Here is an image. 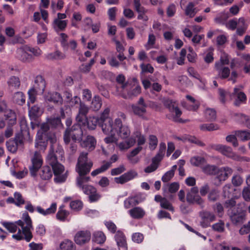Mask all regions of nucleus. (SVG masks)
<instances>
[{
  "mask_svg": "<svg viewBox=\"0 0 250 250\" xmlns=\"http://www.w3.org/2000/svg\"><path fill=\"white\" fill-rule=\"evenodd\" d=\"M100 122V119L98 117L90 116L87 118L86 121V124L89 129L92 130L95 128L97 124H99V125H100L101 123Z\"/></svg>",
  "mask_w": 250,
  "mask_h": 250,
  "instance_id": "nucleus-34",
  "label": "nucleus"
},
{
  "mask_svg": "<svg viewBox=\"0 0 250 250\" xmlns=\"http://www.w3.org/2000/svg\"><path fill=\"white\" fill-rule=\"evenodd\" d=\"M235 133L237 137L243 142L250 140V130H236Z\"/></svg>",
  "mask_w": 250,
  "mask_h": 250,
  "instance_id": "nucleus-37",
  "label": "nucleus"
},
{
  "mask_svg": "<svg viewBox=\"0 0 250 250\" xmlns=\"http://www.w3.org/2000/svg\"><path fill=\"white\" fill-rule=\"evenodd\" d=\"M14 196L16 202L15 205L17 206L20 207L21 205L24 204V200L20 193L18 192H15L14 194Z\"/></svg>",
  "mask_w": 250,
  "mask_h": 250,
  "instance_id": "nucleus-60",
  "label": "nucleus"
},
{
  "mask_svg": "<svg viewBox=\"0 0 250 250\" xmlns=\"http://www.w3.org/2000/svg\"><path fill=\"white\" fill-rule=\"evenodd\" d=\"M115 125L117 127V130L119 129L118 132L119 136L123 139L127 138L130 134V130L127 125H123L122 121L119 118L115 119Z\"/></svg>",
  "mask_w": 250,
  "mask_h": 250,
  "instance_id": "nucleus-15",
  "label": "nucleus"
},
{
  "mask_svg": "<svg viewBox=\"0 0 250 250\" xmlns=\"http://www.w3.org/2000/svg\"><path fill=\"white\" fill-rule=\"evenodd\" d=\"M199 189L197 187L191 188L189 191L187 193L186 200L189 203H196L202 207H204V201L198 194Z\"/></svg>",
  "mask_w": 250,
  "mask_h": 250,
  "instance_id": "nucleus-7",
  "label": "nucleus"
},
{
  "mask_svg": "<svg viewBox=\"0 0 250 250\" xmlns=\"http://www.w3.org/2000/svg\"><path fill=\"white\" fill-rule=\"evenodd\" d=\"M91 237V233L89 230H80L76 233L74 241L77 244L83 245L89 242Z\"/></svg>",
  "mask_w": 250,
  "mask_h": 250,
  "instance_id": "nucleus-11",
  "label": "nucleus"
},
{
  "mask_svg": "<svg viewBox=\"0 0 250 250\" xmlns=\"http://www.w3.org/2000/svg\"><path fill=\"white\" fill-rule=\"evenodd\" d=\"M48 124L54 127L62 125L61 121L59 117L50 118L48 121Z\"/></svg>",
  "mask_w": 250,
  "mask_h": 250,
  "instance_id": "nucleus-64",
  "label": "nucleus"
},
{
  "mask_svg": "<svg viewBox=\"0 0 250 250\" xmlns=\"http://www.w3.org/2000/svg\"><path fill=\"white\" fill-rule=\"evenodd\" d=\"M168 107L170 112L175 114V116L173 117L174 121L177 122H183L182 119L179 118L182 114V111L176 105L175 103L172 101H169Z\"/></svg>",
  "mask_w": 250,
  "mask_h": 250,
  "instance_id": "nucleus-24",
  "label": "nucleus"
},
{
  "mask_svg": "<svg viewBox=\"0 0 250 250\" xmlns=\"http://www.w3.org/2000/svg\"><path fill=\"white\" fill-rule=\"evenodd\" d=\"M232 172V169L228 167H218L215 174L214 184L217 186L220 185L231 175Z\"/></svg>",
  "mask_w": 250,
  "mask_h": 250,
  "instance_id": "nucleus-6",
  "label": "nucleus"
},
{
  "mask_svg": "<svg viewBox=\"0 0 250 250\" xmlns=\"http://www.w3.org/2000/svg\"><path fill=\"white\" fill-rule=\"evenodd\" d=\"M36 209L39 213L43 216H46L51 215L55 213L57 210V203L55 202L52 203L50 207L45 209L41 206H37Z\"/></svg>",
  "mask_w": 250,
  "mask_h": 250,
  "instance_id": "nucleus-25",
  "label": "nucleus"
},
{
  "mask_svg": "<svg viewBox=\"0 0 250 250\" xmlns=\"http://www.w3.org/2000/svg\"><path fill=\"white\" fill-rule=\"evenodd\" d=\"M47 161L52 167H54L56 164H58L56 157L55 156L53 151H50L47 157Z\"/></svg>",
  "mask_w": 250,
  "mask_h": 250,
  "instance_id": "nucleus-58",
  "label": "nucleus"
},
{
  "mask_svg": "<svg viewBox=\"0 0 250 250\" xmlns=\"http://www.w3.org/2000/svg\"><path fill=\"white\" fill-rule=\"evenodd\" d=\"M68 36L65 33H62L60 34V42L62 46L64 49H68Z\"/></svg>",
  "mask_w": 250,
  "mask_h": 250,
  "instance_id": "nucleus-53",
  "label": "nucleus"
},
{
  "mask_svg": "<svg viewBox=\"0 0 250 250\" xmlns=\"http://www.w3.org/2000/svg\"><path fill=\"white\" fill-rule=\"evenodd\" d=\"M186 97L188 102H183L182 103V106L188 110H196L199 108L200 105L199 102L191 96L187 95Z\"/></svg>",
  "mask_w": 250,
  "mask_h": 250,
  "instance_id": "nucleus-20",
  "label": "nucleus"
},
{
  "mask_svg": "<svg viewBox=\"0 0 250 250\" xmlns=\"http://www.w3.org/2000/svg\"><path fill=\"white\" fill-rule=\"evenodd\" d=\"M86 175H79L76 178V185L80 189L84 187L86 183L90 180V177L86 176Z\"/></svg>",
  "mask_w": 250,
  "mask_h": 250,
  "instance_id": "nucleus-35",
  "label": "nucleus"
},
{
  "mask_svg": "<svg viewBox=\"0 0 250 250\" xmlns=\"http://www.w3.org/2000/svg\"><path fill=\"white\" fill-rule=\"evenodd\" d=\"M28 46L26 45L18 48L16 52V56L21 61L24 62H30L33 60L32 56L28 54Z\"/></svg>",
  "mask_w": 250,
  "mask_h": 250,
  "instance_id": "nucleus-18",
  "label": "nucleus"
},
{
  "mask_svg": "<svg viewBox=\"0 0 250 250\" xmlns=\"http://www.w3.org/2000/svg\"><path fill=\"white\" fill-rule=\"evenodd\" d=\"M38 94V92L32 87L29 89L28 91V105H29L30 103L33 104L36 100V96Z\"/></svg>",
  "mask_w": 250,
  "mask_h": 250,
  "instance_id": "nucleus-47",
  "label": "nucleus"
},
{
  "mask_svg": "<svg viewBox=\"0 0 250 250\" xmlns=\"http://www.w3.org/2000/svg\"><path fill=\"white\" fill-rule=\"evenodd\" d=\"M43 136L40 135V132H38L36 139L35 147L40 150H44L47 146V142L43 139Z\"/></svg>",
  "mask_w": 250,
  "mask_h": 250,
  "instance_id": "nucleus-31",
  "label": "nucleus"
},
{
  "mask_svg": "<svg viewBox=\"0 0 250 250\" xmlns=\"http://www.w3.org/2000/svg\"><path fill=\"white\" fill-rule=\"evenodd\" d=\"M69 214V213L68 211L63 209L62 207H60L56 214V218L61 221H64Z\"/></svg>",
  "mask_w": 250,
  "mask_h": 250,
  "instance_id": "nucleus-41",
  "label": "nucleus"
},
{
  "mask_svg": "<svg viewBox=\"0 0 250 250\" xmlns=\"http://www.w3.org/2000/svg\"><path fill=\"white\" fill-rule=\"evenodd\" d=\"M32 166L30 167V172L32 176L36 175L37 172L41 167L42 163V160L41 154L35 152L33 157L32 159Z\"/></svg>",
  "mask_w": 250,
  "mask_h": 250,
  "instance_id": "nucleus-12",
  "label": "nucleus"
},
{
  "mask_svg": "<svg viewBox=\"0 0 250 250\" xmlns=\"http://www.w3.org/2000/svg\"><path fill=\"white\" fill-rule=\"evenodd\" d=\"M45 82L43 77L41 76H37L32 88L37 90L39 94H42L45 90Z\"/></svg>",
  "mask_w": 250,
  "mask_h": 250,
  "instance_id": "nucleus-23",
  "label": "nucleus"
},
{
  "mask_svg": "<svg viewBox=\"0 0 250 250\" xmlns=\"http://www.w3.org/2000/svg\"><path fill=\"white\" fill-rule=\"evenodd\" d=\"M146 107H140L137 105H133L132 106V109L133 113L140 117H143L145 114L146 112Z\"/></svg>",
  "mask_w": 250,
  "mask_h": 250,
  "instance_id": "nucleus-46",
  "label": "nucleus"
},
{
  "mask_svg": "<svg viewBox=\"0 0 250 250\" xmlns=\"http://www.w3.org/2000/svg\"><path fill=\"white\" fill-rule=\"evenodd\" d=\"M55 175L54 181L57 183H61L64 182L67 178V174L64 173V167L61 164H56L52 167Z\"/></svg>",
  "mask_w": 250,
  "mask_h": 250,
  "instance_id": "nucleus-9",
  "label": "nucleus"
},
{
  "mask_svg": "<svg viewBox=\"0 0 250 250\" xmlns=\"http://www.w3.org/2000/svg\"><path fill=\"white\" fill-rule=\"evenodd\" d=\"M116 81L121 85V87L123 89V90H125V88H128L130 86L129 83H125V77L122 74H120L117 77Z\"/></svg>",
  "mask_w": 250,
  "mask_h": 250,
  "instance_id": "nucleus-48",
  "label": "nucleus"
},
{
  "mask_svg": "<svg viewBox=\"0 0 250 250\" xmlns=\"http://www.w3.org/2000/svg\"><path fill=\"white\" fill-rule=\"evenodd\" d=\"M104 224L106 226L107 229L112 233H114L117 229L116 225L111 221H105Z\"/></svg>",
  "mask_w": 250,
  "mask_h": 250,
  "instance_id": "nucleus-62",
  "label": "nucleus"
},
{
  "mask_svg": "<svg viewBox=\"0 0 250 250\" xmlns=\"http://www.w3.org/2000/svg\"><path fill=\"white\" fill-rule=\"evenodd\" d=\"M92 166V162L87 157V153L82 152L78 158L76 171L79 175H87Z\"/></svg>",
  "mask_w": 250,
  "mask_h": 250,
  "instance_id": "nucleus-3",
  "label": "nucleus"
},
{
  "mask_svg": "<svg viewBox=\"0 0 250 250\" xmlns=\"http://www.w3.org/2000/svg\"><path fill=\"white\" fill-rule=\"evenodd\" d=\"M232 222L235 225H238L243 222L245 219L244 213L241 209L234 208L229 213Z\"/></svg>",
  "mask_w": 250,
  "mask_h": 250,
  "instance_id": "nucleus-14",
  "label": "nucleus"
},
{
  "mask_svg": "<svg viewBox=\"0 0 250 250\" xmlns=\"http://www.w3.org/2000/svg\"><path fill=\"white\" fill-rule=\"evenodd\" d=\"M212 229L218 232H223L225 229V224L222 221H219L218 222L213 224L212 226Z\"/></svg>",
  "mask_w": 250,
  "mask_h": 250,
  "instance_id": "nucleus-61",
  "label": "nucleus"
},
{
  "mask_svg": "<svg viewBox=\"0 0 250 250\" xmlns=\"http://www.w3.org/2000/svg\"><path fill=\"white\" fill-rule=\"evenodd\" d=\"M219 128L217 125L213 124H206L200 125V128L203 131H213L218 129Z\"/></svg>",
  "mask_w": 250,
  "mask_h": 250,
  "instance_id": "nucleus-49",
  "label": "nucleus"
},
{
  "mask_svg": "<svg viewBox=\"0 0 250 250\" xmlns=\"http://www.w3.org/2000/svg\"><path fill=\"white\" fill-rule=\"evenodd\" d=\"M218 91L220 101L223 104H225L227 102L228 97L230 99H234L235 100L234 104L236 106L245 104L246 102V95L239 88H234L232 94L222 89H219Z\"/></svg>",
  "mask_w": 250,
  "mask_h": 250,
  "instance_id": "nucleus-2",
  "label": "nucleus"
},
{
  "mask_svg": "<svg viewBox=\"0 0 250 250\" xmlns=\"http://www.w3.org/2000/svg\"><path fill=\"white\" fill-rule=\"evenodd\" d=\"M115 239L118 246L120 248H122L124 250H127L126 238L124 234L122 231L119 230L116 232L115 235Z\"/></svg>",
  "mask_w": 250,
  "mask_h": 250,
  "instance_id": "nucleus-26",
  "label": "nucleus"
},
{
  "mask_svg": "<svg viewBox=\"0 0 250 250\" xmlns=\"http://www.w3.org/2000/svg\"><path fill=\"white\" fill-rule=\"evenodd\" d=\"M68 23L67 20H54L52 22V26L56 31H64Z\"/></svg>",
  "mask_w": 250,
  "mask_h": 250,
  "instance_id": "nucleus-30",
  "label": "nucleus"
},
{
  "mask_svg": "<svg viewBox=\"0 0 250 250\" xmlns=\"http://www.w3.org/2000/svg\"><path fill=\"white\" fill-rule=\"evenodd\" d=\"M8 83L10 87L15 88H18L20 85V81L19 79L15 76L11 77Z\"/></svg>",
  "mask_w": 250,
  "mask_h": 250,
  "instance_id": "nucleus-59",
  "label": "nucleus"
},
{
  "mask_svg": "<svg viewBox=\"0 0 250 250\" xmlns=\"http://www.w3.org/2000/svg\"><path fill=\"white\" fill-rule=\"evenodd\" d=\"M133 81L134 83L132 85L130 84V86L128 88H126L125 90H123V97L124 98L136 97L141 93V87L138 84L137 80L133 79Z\"/></svg>",
  "mask_w": 250,
  "mask_h": 250,
  "instance_id": "nucleus-8",
  "label": "nucleus"
},
{
  "mask_svg": "<svg viewBox=\"0 0 250 250\" xmlns=\"http://www.w3.org/2000/svg\"><path fill=\"white\" fill-rule=\"evenodd\" d=\"M42 113V109L37 105H34L29 109V116L32 120H36Z\"/></svg>",
  "mask_w": 250,
  "mask_h": 250,
  "instance_id": "nucleus-33",
  "label": "nucleus"
},
{
  "mask_svg": "<svg viewBox=\"0 0 250 250\" xmlns=\"http://www.w3.org/2000/svg\"><path fill=\"white\" fill-rule=\"evenodd\" d=\"M100 126L105 134H110V133H112V132L117 131L115 121L114 124H113L112 119H108L106 121L102 122Z\"/></svg>",
  "mask_w": 250,
  "mask_h": 250,
  "instance_id": "nucleus-19",
  "label": "nucleus"
},
{
  "mask_svg": "<svg viewBox=\"0 0 250 250\" xmlns=\"http://www.w3.org/2000/svg\"><path fill=\"white\" fill-rule=\"evenodd\" d=\"M124 207L126 209H128L137 205L135 200L132 196L126 198L124 202Z\"/></svg>",
  "mask_w": 250,
  "mask_h": 250,
  "instance_id": "nucleus-55",
  "label": "nucleus"
},
{
  "mask_svg": "<svg viewBox=\"0 0 250 250\" xmlns=\"http://www.w3.org/2000/svg\"><path fill=\"white\" fill-rule=\"evenodd\" d=\"M136 139L133 137H131L125 141H123L117 144L120 150H126L133 146L135 143Z\"/></svg>",
  "mask_w": 250,
  "mask_h": 250,
  "instance_id": "nucleus-28",
  "label": "nucleus"
},
{
  "mask_svg": "<svg viewBox=\"0 0 250 250\" xmlns=\"http://www.w3.org/2000/svg\"><path fill=\"white\" fill-rule=\"evenodd\" d=\"M65 57V55L58 50L46 55V58L50 60H62L64 59Z\"/></svg>",
  "mask_w": 250,
  "mask_h": 250,
  "instance_id": "nucleus-38",
  "label": "nucleus"
},
{
  "mask_svg": "<svg viewBox=\"0 0 250 250\" xmlns=\"http://www.w3.org/2000/svg\"><path fill=\"white\" fill-rule=\"evenodd\" d=\"M215 68L221 78L225 79L229 77L230 74L229 67L221 65V63H215Z\"/></svg>",
  "mask_w": 250,
  "mask_h": 250,
  "instance_id": "nucleus-29",
  "label": "nucleus"
},
{
  "mask_svg": "<svg viewBox=\"0 0 250 250\" xmlns=\"http://www.w3.org/2000/svg\"><path fill=\"white\" fill-rule=\"evenodd\" d=\"M128 214L133 219H141L145 215L146 212L143 208L140 207H134L128 211Z\"/></svg>",
  "mask_w": 250,
  "mask_h": 250,
  "instance_id": "nucleus-27",
  "label": "nucleus"
},
{
  "mask_svg": "<svg viewBox=\"0 0 250 250\" xmlns=\"http://www.w3.org/2000/svg\"><path fill=\"white\" fill-rule=\"evenodd\" d=\"M2 225L10 232L14 233L17 230L18 232L13 234L12 238L17 240H25L30 242L33 238L32 230L33 229L31 219L27 213H24L22 220H19L15 222L3 221Z\"/></svg>",
  "mask_w": 250,
  "mask_h": 250,
  "instance_id": "nucleus-1",
  "label": "nucleus"
},
{
  "mask_svg": "<svg viewBox=\"0 0 250 250\" xmlns=\"http://www.w3.org/2000/svg\"><path fill=\"white\" fill-rule=\"evenodd\" d=\"M149 147L151 150H154L158 144V139L156 136L150 135L148 138Z\"/></svg>",
  "mask_w": 250,
  "mask_h": 250,
  "instance_id": "nucleus-51",
  "label": "nucleus"
},
{
  "mask_svg": "<svg viewBox=\"0 0 250 250\" xmlns=\"http://www.w3.org/2000/svg\"><path fill=\"white\" fill-rule=\"evenodd\" d=\"M80 141L81 146L89 151L94 150L97 144L96 139L91 135H87L85 138Z\"/></svg>",
  "mask_w": 250,
  "mask_h": 250,
  "instance_id": "nucleus-17",
  "label": "nucleus"
},
{
  "mask_svg": "<svg viewBox=\"0 0 250 250\" xmlns=\"http://www.w3.org/2000/svg\"><path fill=\"white\" fill-rule=\"evenodd\" d=\"M205 115L208 120H214L216 116L215 110L212 108H207L205 111Z\"/></svg>",
  "mask_w": 250,
  "mask_h": 250,
  "instance_id": "nucleus-54",
  "label": "nucleus"
},
{
  "mask_svg": "<svg viewBox=\"0 0 250 250\" xmlns=\"http://www.w3.org/2000/svg\"><path fill=\"white\" fill-rule=\"evenodd\" d=\"M81 189L84 194L89 195V199L90 202H96L101 197L100 195L97 193L96 189L91 185H85Z\"/></svg>",
  "mask_w": 250,
  "mask_h": 250,
  "instance_id": "nucleus-16",
  "label": "nucleus"
},
{
  "mask_svg": "<svg viewBox=\"0 0 250 250\" xmlns=\"http://www.w3.org/2000/svg\"><path fill=\"white\" fill-rule=\"evenodd\" d=\"M75 244L69 240H64L60 244L61 250H75Z\"/></svg>",
  "mask_w": 250,
  "mask_h": 250,
  "instance_id": "nucleus-36",
  "label": "nucleus"
},
{
  "mask_svg": "<svg viewBox=\"0 0 250 250\" xmlns=\"http://www.w3.org/2000/svg\"><path fill=\"white\" fill-rule=\"evenodd\" d=\"M13 99L14 101L20 105H22L25 102V96L21 92L15 93Z\"/></svg>",
  "mask_w": 250,
  "mask_h": 250,
  "instance_id": "nucleus-44",
  "label": "nucleus"
},
{
  "mask_svg": "<svg viewBox=\"0 0 250 250\" xmlns=\"http://www.w3.org/2000/svg\"><path fill=\"white\" fill-rule=\"evenodd\" d=\"M83 132L80 125L76 124L70 129L67 128L64 134V141L66 144L70 142V138L74 141H80L82 140Z\"/></svg>",
  "mask_w": 250,
  "mask_h": 250,
  "instance_id": "nucleus-4",
  "label": "nucleus"
},
{
  "mask_svg": "<svg viewBox=\"0 0 250 250\" xmlns=\"http://www.w3.org/2000/svg\"><path fill=\"white\" fill-rule=\"evenodd\" d=\"M137 175V173L135 171L131 170L126 172L118 177H115L114 181L118 184H124L134 178Z\"/></svg>",
  "mask_w": 250,
  "mask_h": 250,
  "instance_id": "nucleus-21",
  "label": "nucleus"
},
{
  "mask_svg": "<svg viewBox=\"0 0 250 250\" xmlns=\"http://www.w3.org/2000/svg\"><path fill=\"white\" fill-rule=\"evenodd\" d=\"M237 137V136L236 135L235 131L233 132V134L227 136L226 140L227 142L231 143L233 146L236 147L238 146V142Z\"/></svg>",
  "mask_w": 250,
  "mask_h": 250,
  "instance_id": "nucleus-50",
  "label": "nucleus"
},
{
  "mask_svg": "<svg viewBox=\"0 0 250 250\" xmlns=\"http://www.w3.org/2000/svg\"><path fill=\"white\" fill-rule=\"evenodd\" d=\"M187 0H181L180 4L182 9H184L185 15L189 18H193L197 12L195 5L192 2H189L185 6Z\"/></svg>",
  "mask_w": 250,
  "mask_h": 250,
  "instance_id": "nucleus-13",
  "label": "nucleus"
},
{
  "mask_svg": "<svg viewBox=\"0 0 250 250\" xmlns=\"http://www.w3.org/2000/svg\"><path fill=\"white\" fill-rule=\"evenodd\" d=\"M199 216L201 219L200 225L203 228L208 227L210 226V223L216 219L215 214L213 212L207 210L201 211Z\"/></svg>",
  "mask_w": 250,
  "mask_h": 250,
  "instance_id": "nucleus-10",
  "label": "nucleus"
},
{
  "mask_svg": "<svg viewBox=\"0 0 250 250\" xmlns=\"http://www.w3.org/2000/svg\"><path fill=\"white\" fill-rule=\"evenodd\" d=\"M45 100L58 104H62L63 99L61 94L56 92H48L44 96Z\"/></svg>",
  "mask_w": 250,
  "mask_h": 250,
  "instance_id": "nucleus-22",
  "label": "nucleus"
},
{
  "mask_svg": "<svg viewBox=\"0 0 250 250\" xmlns=\"http://www.w3.org/2000/svg\"><path fill=\"white\" fill-rule=\"evenodd\" d=\"M133 5L135 10L138 13H146L147 10L141 5V0H133Z\"/></svg>",
  "mask_w": 250,
  "mask_h": 250,
  "instance_id": "nucleus-57",
  "label": "nucleus"
},
{
  "mask_svg": "<svg viewBox=\"0 0 250 250\" xmlns=\"http://www.w3.org/2000/svg\"><path fill=\"white\" fill-rule=\"evenodd\" d=\"M83 204L80 200L72 201L70 204L71 208L75 211H79L83 208Z\"/></svg>",
  "mask_w": 250,
  "mask_h": 250,
  "instance_id": "nucleus-56",
  "label": "nucleus"
},
{
  "mask_svg": "<svg viewBox=\"0 0 250 250\" xmlns=\"http://www.w3.org/2000/svg\"><path fill=\"white\" fill-rule=\"evenodd\" d=\"M134 136L135 139H137V144L138 146L144 145L146 142V138L144 135H142L140 131H136L134 133Z\"/></svg>",
  "mask_w": 250,
  "mask_h": 250,
  "instance_id": "nucleus-52",
  "label": "nucleus"
},
{
  "mask_svg": "<svg viewBox=\"0 0 250 250\" xmlns=\"http://www.w3.org/2000/svg\"><path fill=\"white\" fill-rule=\"evenodd\" d=\"M188 54L187 55V58L188 61L191 62H194L197 56L196 54L193 51V49L191 47H188Z\"/></svg>",
  "mask_w": 250,
  "mask_h": 250,
  "instance_id": "nucleus-63",
  "label": "nucleus"
},
{
  "mask_svg": "<svg viewBox=\"0 0 250 250\" xmlns=\"http://www.w3.org/2000/svg\"><path fill=\"white\" fill-rule=\"evenodd\" d=\"M205 161V159L203 157L200 156H194L190 159L191 165L196 167H203V165Z\"/></svg>",
  "mask_w": 250,
  "mask_h": 250,
  "instance_id": "nucleus-43",
  "label": "nucleus"
},
{
  "mask_svg": "<svg viewBox=\"0 0 250 250\" xmlns=\"http://www.w3.org/2000/svg\"><path fill=\"white\" fill-rule=\"evenodd\" d=\"M4 116L6 120H9V123L11 125H13L16 123V117L15 113L11 110L7 109L4 112Z\"/></svg>",
  "mask_w": 250,
  "mask_h": 250,
  "instance_id": "nucleus-40",
  "label": "nucleus"
},
{
  "mask_svg": "<svg viewBox=\"0 0 250 250\" xmlns=\"http://www.w3.org/2000/svg\"><path fill=\"white\" fill-rule=\"evenodd\" d=\"M102 106V101L101 98L95 96L93 99L91 105V108L94 111L99 110Z\"/></svg>",
  "mask_w": 250,
  "mask_h": 250,
  "instance_id": "nucleus-45",
  "label": "nucleus"
},
{
  "mask_svg": "<svg viewBox=\"0 0 250 250\" xmlns=\"http://www.w3.org/2000/svg\"><path fill=\"white\" fill-rule=\"evenodd\" d=\"M211 147L217 150L222 154L228 157L232 158L233 159L237 161H248L249 158L244 157H240L235 154H234L232 150V149L230 147L220 145V144H214L211 146Z\"/></svg>",
  "mask_w": 250,
  "mask_h": 250,
  "instance_id": "nucleus-5",
  "label": "nucleus"
},
{
  "mask_svg": "<svg viewBox=\"0 0 250 250\" xmlns=\"http://www.w3.org/2000/svg\"><path fill=\"white\" fill-rule=\"evenodd\" d=\"M218 167L214 165H207L202 167L203 171L206 174L214 175Z\"/></svg>",
  "mask_w": 250,
  "mask_h": 250,
  "instance_id": "nucleus-42",
  "label": "nucleus"
},
{
  "mask_svg": "<svg viewBox=\"0 0 250 250\" xmlns=\"http://www.w3.org/2000/svg\"><path fill=\"white\" fill-rule=\"evenodd\" d=\"M92 240L98 244H102L106 240V236L103 231H97L93 234Z\"/></svg>",
  "mask_w": 250,
  "mask_h": 250,
  "instance_id": "nucleus-32",
  "label": "nucleus"
},
{
  "mask_svg": "<svg viewBox=\"0 0 250 250\" xmlns=\"http://www.w3.org/2000/svg\"><path fill=\"white\" fill-rule=\"evenodd\" d=\"M41 178L43 180H48L52 176V171L49 166H44L42 167L40 173Z\"/></svg>",
  "mask_w": 250,
  "mask_h": 250,
  "instance_id": "nucleus-39",
  "label": "nucleus"
}]
</instances>
